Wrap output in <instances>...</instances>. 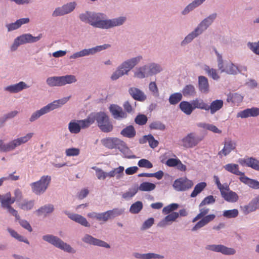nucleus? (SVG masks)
Returning <instances> with one entry per match:
<instances>
[{"label": "nucleus", "mask_w": 259, "mask_h": 259, "mask_svg": "<svg viewBox=\"0 0 259 259\" xmlns=\"http://www.w3.org/2000/svg\"><path fill=\"white\" fill-rule=\"evenodd\" d=\"M105 17L103 14L92 13L88 12L79 16V18L82 21L88 22L94 27L103 29L120 25L125 20V17H119L111 20H106Z\"/></svg>", "instance_id": "obj_1"}, {"label": "nucleus", "mask_w": 259, "mask_h": 259, "mask_svg": "<svg viewBox=\"0 0 259 259\" xmlns=\"http://www.w3.org/2000/svg\"><path fill=\"white\" fill-rule=\"evenodd\" d=\"M209 209L206 207L199 208V213L193 219L192 222H195L201 219L192 229V231H195L202 228L207 224L212 221L215 218L214 214H207Z\"/></svg>", "instance_id": "obj_2"}, {"label": "nucleus", "mask_w": 259, "mask_h": 259, "mask_svg": "<svg viewBox=\"0 0 259 259\" xmlns=\"http://www.w3.org/2000/svg\"><path fill=\"white\" fill-rule=\"evenodd\" d=\"M217 14L213 13L210 15L206 18L204 19L197 26L194 31L189 34L182 42V45H185L187 43L190 42L195 37L197 36L199 34H201L204 30L213 22L214 20L216 18Z\"/></svg>", "instance_id": "obj_3"}, {"label": "nucleus", "mask_w": 259, "mask_h": 259, "mask_svg": "<svg viewBox=\"0 0 259 259\" xmlns=\"http://www.w3.org/2000/svg\"><path fill=\"white\" fill-rule=\"evenodd\" d=\"M142 59L141 56H138L123 62L112 74L111 78L114 80L124 74H127L129 71L136 66Z\"/></svg>", "instance_id": "obj_4"}, {"label": "nucleus", "mask_w": 259, "mask_h": 259, "mask_svg": "<svg viewBox=\"0 0 259 259\" xmlns=\"http://www.w3.org/2000/svg\"><path fill=\"white\" fill-rule=\"evenodd\" d=\"M98 126L104 133H109L113 129V125L109 116L104 112L94 113Z\"/></svg>", "instance_id": "obj_5"}, {"label": "nucleus", "mask_w": 259, "mask_h": 259, "mask_svg": "<svg viewBox=\"0 0 259 259\" xmlns=\"http://www.w3.org/2000/svg\"><path fill=\"white\" fill-rule=\"evenodd\" d=\"M51 181V176H42L39 181L30 184L32 192L36 195L44 193L47 189Z\"/></svg>", "instance_id": "obj_6"}, {"label": "nucleus", "mask_w": 259, "mask_h": 259, "mask_svg": "<svg viewBox=\"0 0 259 259\" xmlns=\"http://www.w3.org/2000/svg\"><path fill=\"white\" fill-rule=\"evenodd\" d=\"M214 52L218 57V68L221 72H225L229 74H235L239 71L237 66L231 62H223L222 57L217 50L214 49Z\"/></svg>", "instance_id": "obj_7"}, {"label": "nucleus", "mask_w": 259, "mask_h": 259, "mask_svg": "<svg viewBox=\"0 0 259 259\" xmlns=\"http://www.w3.org/2000/svg\"><path fill=\"white\" fill-rule=\"evenodd\" d=\"M42 238L44 240L51 243L59 248L64 250V251L68 252H72L73 251V249L69 245L64 242L57 237L51 235H47L44 236Z\"/></svg>", "instance_id": "obj_8"}, {"label": "nucleus", "mask_w": 259, "mask_h": 259, "mask_svg": "<svg viewBox=\"0 0 259 259\" xmlns=\"http://www.w3.org/2000/svg\"><path fill=\"white\" fill-rule=\"evenodd\" d=\"M193 186L192 181L186 177L180 178L176 180L173 184V187L178 191H186Z\"/></svg>", "instance_id": "obj_9"}, {"label": "nucleus", "mask_w": 259, "mask_h": 259, "mask_svg": "<svg viewBox=\"0 0 259 259\" xmlns=\"http://www.w3.org/2000/svg\"><path fill=\"white\" fill-rule=\"evenodd\" d=\"M102 145L105 147L110 149H120L125 146L124 142L117 138H106L101 140Z\"/></svg>", "instance_id": "obj_10"}, {"label": "nucleus", "mask_w": 259, "mask_h": 259, "mask_svg": "<svg viewBox=\"0 0 259 259\" xmlns=\"http://www.w3.org/2000/svg\"><path fill=\"white\" fill-rule=\"evenodd\" d=\"M223 144V148L218 152V155L220 158L228 155L236 149L237 145L236 143L230 139H225Z\"/></svg>", "instance_id": "obj_11"}, {"label": "nucleus", "mask_w": 259, "mask_h": 259, "mask_svg": "<svg viewBox=\"0 0 259 259\" xmlns=\"http://www.w3.org/2000/svg\"><path fill=\"white\" fill-rule=\"evenodd\" d=\"M201 139L196 136L193 133L188 134L182 140V145L186 148H192L196 146L201 141Z\"/></svg>", "instance_id": "obj_12"}, {"label": "nucleus", "mask_w": 259, "mask_h": 259, "mask_svg": "<svg viewBox=\"0 0 259 259\" xmlns=\"http://www.w3.org/2000/svg\"><path fill=\"white\" fill-rule=\"evenodd\" d=\"M76 4L75 2H71L64 5L61 7L56 8L52 14L53 17H57L67 14L75 9Z\"/></svg>", "instance_id": "obj_13"}, {"label": "nucleus", "mask_w": 259, "mask_h": 259, "mask_svg": "<svg viewBox=\"0 0 259 259\" xmlns=\"http://www.w3.org/2000/svg\"><path fill=\"white\" fill-rule=\"evenodd\" d=\"M222 197L227 201L232 203L237 202L239 199L237 194L230 190L229 186L226 184L225 188L221 192Z\"/></svg>", "instance_id": "obj_14"}, {"label": "nucleus", "mask_w": 259, "mask_h": 259, "mask_svg": "<svg viewBox=\"0 0 259 259\" xmlns=\"http://www.w3.org/2000/svg\"><path fill=\"white\" fill-rule=\"evenodd\" d=\"M109 109L114 118L116 119H124L127 117V113L123 110L120 106L117 105H110Z\"/></svg>", "instance_id": "obj_15"}, {"label": "nucleus", "mask_w": 259, "mask_h": 259, "mask_svg": "<svg viewBox=\"0 0 259 259\" xmlns=\"http://www.w3.org/2000/svg\"><path fill=\"white\" fill-rule=\"evenodd\" d=\"M206 249L215 252H221L226 255H231L235 253L236 251L232 248H229L223 245H209Z\"/></svg>", "instance_id": "obj_16"}, {"label": "nucleus", "mask_w": 259, "mask_h": 259, "mask_svg": "<svg viewBox=\"0 0 259 259\" xmlns=\"http://www.w3.org/2000/svg\"><path fill=\"white\" fill-rule=\"evenodd\" d=\"M42 37V34H40L38 36L34 37L29 33L24 34L17 37L19 44L21 45L27 43L35 42L38 41Z\"/></svg>", "instance_id": "obj_17"}, {"label": "nucleus", "mask_w": 259, "mask_h": 259, "mask_svg": "<svg viewBox=\"0 0 259 259\" xmlns=\"http://www.w3.org/2000/svg\"><path fill=\"white\" fill-rule=\"evenodd\" d=\"M128 93L135 100L143 102L146 99V96L144 92L137 88H130L128 90Z\"/></svg>", "instance_id": "obj_18"}, {"label": "nucleus", "mask_w": 259, "mask_h": 259, "mask_svg": "<svg viewBox=\"0 0 259 259\" xmlns=\"http://www.w3.org/2000/svg\"><path fill=\"white\" fill-rule=\"evenodd\" d=\"M84 242L93 244L94 245H97L99 246L104 247L106 248H109L110 246L106 242L102 241L101 240L94 238L91 235H86L82 239Z\"/></svg>", "instance_id": "obj_19"}, {"label": "nucleus", "mask_w": 259, "mask_h": 259, "mask_svg": "<svg viewBox=\"0 0 259 259\" xmlns=\"http://www.w3.org/2000/svg\"><path fill=\"white\" fill-rule=\"evenodd\" d=\"M239 162L243 166L250 167L252 168L259 171V160L250 157L246 159H240Z\"/></svg>", "instance_id": "obj_20"}, {"label": "nucleus", "mask_w": 259, "mask_h": 259, "mask_svg": "<svg viewBox=\"0 0 259 259\" xmlns=\"http://www.w3.org/2000/svg\"><path fill=\"white\" fill-rule=\"evenodd\" d=\"M15 201V199H12L10 192L7 193L5 195L0 194V202L1 203L2 207L3 208H8L12 204L14 203Z\"/></svg>", "instance_id": "obj_21"}, {"label": "nucleus", "mask_w": 259, "mask_h": 259, "mask_svg": "<svg viewBox=\"0 0 259 259\" xmlns=\"http://www.w3.org/2000/svg\"><path fill=\"white\" fill-rule=\"evenodd\" d=\"M258 115H259V108L253 107L239 112L237 114V117L247 118L250 116H256Z\"/></svg>", "instance_id": "obj_22"}, {"label": "nucleus", "mask_w": 259, "mask_h": 259, "mask_svg": "<svg viewBox=\"0 0 259 259\" xmlns=\"http://www.w3.org/2000/svg\"><path fill=\"white\" fill-rule=\"evenodd\" d=\"M239 179L240 181L245 184L248 185L250 187L253 189H259V182L256 180L249 179L245 176L244 172L243 174L239 175Z\"/></svg>", "instance_id": "obj_23"}, {"label": "nucleus", "mask_w": 259, "mask_h": 259, "mask_svg": "<svg viewBox=\"0 0 259 259\" xmlns=\"http://www.w3.org/2000/svg\"><path fill=\"white\" fill-rule=\"evenodd\" d=\"M209 84L207 78L204 76L198 77V89L203 93H207L209 91Z\"/></svg>", "instance_id": "obj_24"}, {"label": "nucleus", "mask_w": 259, "mask_h": 259, "mask_svg": "<svg viewBox=\"0 0 259 259\" xmlns=\"http://www.w3.org/2000/svg\"><path fill=\"white\" fill-rule=\"evenodd\" d=\"M28 88V87L24 82L20 81L18 83L7 87L5 90L11 93H18Z\"/></svg>", "instance_id": "obj_25"}, {"label": "nucleus", "mask_w": 259, "mask_h": 259, "mask_svg": "<svg viewBox=\"0 0 259 259\" xmlns=\"http://www.w3.org/2000/svg\"><path fill=\"white\" fill-rule=\"evenodd\" d=\"M96 118L95 117L94 113L90 114L86 119L83 120H77L79 123L81 128H86L89 127L91 125L93 124L95 121Z\"/></svg>", "instance_id": "obj_26"}, {"label": "nucleus", "mask_w": 259, "mask_h": 259, "mask_svg": "<svg viewBox=\"0 0 259 259\" xmlns=\"http://www.w3.org/2000/svg\"><path fill=\"white\" fill-rule=\"evenodd\" d=\"M68 217L72 220L85 227H90L87 219L75 213H68Z\"/></svg>", "instance_id": "obj_27"}, {"label": "nucleus", "mask_w": 259, "mask_h": 259, "mask_svg": "<svg viewBox=\"0 0 259 259\" xmlns=\"http://www.w3.org/2000/svg\"><path fill=\"white\" fill-rule=\"evenodd\" d=\"M139 141L141 144H144L148 142L150 147L153 149L158 145V142L151 134L144 136L142 139H140Z\"/></svg>", "instance_id": "obj_28"}, {"label": "nucleus", "mask_w": 259, "mask_h": 259, "mask_svg": "<svg viewBox=\"0 0 259 259\" xmlns=\"http://www.w3.org/2000/svg\"><path fill=\"white\" fill-rule=\"evenodd\" d=\"M178 217V212H172L169 213L164 218V219H163L159 223L158 226L161 227H163L167 225L168 224V222L175 221Z\"/></svg>", "instance_id": "obj_29"}, {"label": "nucleus", "mask_w": 259, "mask_h": 259, "mask_svg": "<svg viewBox=\"0 0 259 259\" xmlns=\"http://www.w3.org/2000/svg\"><path fill=\"white\" fill-rule=\"evenodd\" d=\"M180 109L186 115H190L194 110L192 102L182 101L179 104Z\"/></svg>", "instance_id": "obj_30"}, {"label": "nucleus", "mask_w": 259, "mask_h": 259, "mask_svg": "<svg viewBox=\"0 0 259 259\" xmlns=\"http://www.w3.org/2000/svg\"><path fill=\"white\" fill-rule=\"evenodd\" d=\"M223 106V101L222 100H216L212 101L210 105H208V111L210 110L211 114L215 113L221 109Z\"/></svg>", "instance_id": "obj_31"}, {"label": "nucleus", "mask_w": 259, "mask_h": 259, "mask_svg": "<svg viewBox=\"0 0 259 259\" xmlns=\"http://www.w3.org/2000/svg\"><path fill=\"white\" fill-rule=\"evenodd\" d=\"M149 76H151L149 65L140 67L135 73V76L139 78H143Z\"/></svg>", "instance_id": "obj_32"}, {"label": "nucleus", "mask_w": 259, "mask_h": 259, "mask_svg": "<svg viewBox=\"0 0 259 259\" xmlns=\"http://www.w3.org/2000/svg\"><path fill=\"white\" fill-rule=\"evenodd\" d=\"M194 109L197 108L201 110L208 111V105L202 99L196 98L192 101Z\"/></svg>", "instance_id": "obj_33"}, {"label": "nucleus", "mask_w": 259, "mask_h": 259, "mask_svg": "<svg viewBox=\"0 0 259 259\" xmlns=\"http://www.w3.org/2000/svg\"><path fill=\"white\" fill-rule=\"evenodd\" d=\"M123 137L128 138H134L136 134V130L133 125H128L123 128L120 133Z\"/></svg>", "instance_id": "obj_34"}, {"label": "nucleus", "mask_w": 259, "mask_h": 259, "mask_svg": "<svg viewBox=\"0 0 259 259\" xmlns=\"http://www.w3.org/2000/svg\"><path fill=\"white\" fill-rule=\"evenodd\" d=\"M224 168L227 171L235 175L243 174V172L239 171V166L237 164L229 163L224 166Z\"/></svg>", "instance_id": "obj_35"}, {"label": "nucleus", "mask_w": 259, "mask_h": 259, "mask_svg": "<svg viewBox=\"0 0 259 259\" xmlns=\"http://www.w3.org/2000/svg\"><path fill=\"white\" fill-rule=\"evenodd\" d=\"M26 143L22 137L14 139V140L8 143V149L10 151L14 150L17 147L21 145V144Z\"/></svg>", "instance_id": "obj_36"}, {"label": "nucleus", "mask_w": 259, "mask_h": 259, "mask_svg": "<svg viewBox=\"0 0 259 259\" xmlns=\"http://www.w3.org/2000/svg\"><path fill=\"white\" fill-rule=\"evenodd\" d=\"M26 143L22 137L14 139V140L8 143V149L10 151L14 150L17 147L21 145V144Z\"/></svg>", "instance_id": "obj_37"}, {"label": "nucleus", "mask_w": 259, "mask_h": 259, "mask_svg": "<svg viewBox=\"0 0 259 259\" xmlns=\"http://www.w3.org/2000/svg\"><path fill=\"white\" fill-rule=\"evenodd\" d=\"M207 186L205 182H201L197 184L194 187V189L191 193L190 196L191 197H195L200 194Z\"/></svg>", "instance_id": "obj_38"}, {"label": "nucleus", "mask_w": 259, "mask_h": 259, "mask_svg": "<svg viewBox=\"0 0 259 259\" xmlns=\"http://www.w3.org/2000/svg\"><path fill=\"white\" fill-rule=\"evenodd\" d=\"M255 202L252 199L247 205L241 206V209L245 214H247L251 212L255 211L257 209V207L255 205Z\"/></svg>", "instance_id": "obj_39"}, {"label": "nucleus", "mask_w": 259, "mask_h": 259, "mask_svg": "<svg viewBox=\"0 0 259 259\" xmlns=\"http://www.w3.org/2000/svg\"><path fill=\"white\" fill-rule=\"evenodd\" d=\"M46 82L50 87L62 86L60 76L49 77L47 78Z\"/></svg>", "instance_id": "obj_40"}, {"label": "nucleus", "mask_w": 259, "mask_h": 259, "mask_svg": "<svg viewBox=\"0 0 259 259\" xmlns=\"http://www.w3.org/2000/svg\"><path fill=\"white\" fill-rule=\"evenodd\" d=\"M34 202L33 200H24L18 204V206L24 210H29L34 206Z\"/></svg>", "instance_id": "obj_41"}, {"label": "nucleus", "mask_w": 259, "mask_h": 259, "mask_svg": "<svg viewBox=\"0 0 259 259\" xmlns=\"http://www.w3.org/2000/svg\"><path fill=\"white\" fill-rule=\"evenodd\" d=\"M182 93L185 97L193 96L196 93L195 89L192 84L187 85L183 89Z\"/></svg>", "instance_id": "obj_42"}, {"label": "nucleus", "mask_w": 259, "mask_h": 259, "mask_svg": "<svg viewBox=\"0 0 259 259\" xmlns=\"http://www.w3.org/2000/svg\"><path fill=\"white\" fill-rule=\"evenodd\" d=\"M136 105V102L131 103L129 101H127L123 103V107L126 113H132L134 112Z\"/></svg>", "instance_id": "obj_43"}, {"label": "nucleus", "mask_w": 259, "mask_h": 259, "mask_svg": "<svg viewBox=\"0 0 259 259\" xmlns=\"http://www.w3.org/2000/svg\"><path fill=\"white\" fill-rule=\"evenodd\" d=\"M62 86L66 84H70L76 81V77L73 75H67L60 76Z\"/></svg>", "instance_id": "obj_44"}, {"label": "nucleus", "mask_w": 259, "mask_h": 259, "mask_svg": "<svg viewBox=\"0 0 259 259\" xmlns=\"http://www.w3.org/2000/svg\"><path fill=\"white\" fill-rule=\"evenodd\" d=\"M156 187L155 184L150 182H143L139 186V190L142 191H150Z\"/></svg>", "instance_id": "obj_45"}, {"label": "nucleus", "mask_w": 259, "mask_h": 259, "mask_svg": "<svg viewBox=\"0 0 259 259\" xmlns=\"http://www.w3.org/2000/svg\"><path fill=\"white\" fill-rule=\"evenodd\" d=\"M68 128L70 133L77 134L80 131V126L78 122L71 121L68 124Z\"/></svg>", "instance_id": "obj_46"}, {"label": "nucleus", "mask_w": 259, "mask_h": 259, "mask_svg": "<svg viewBox=\"0 0 259 259\" xmlns=\"http://www.w3.org/2000/svg\"><path fill=\"white\" fill-rule=\"evenodd\" d=\"M54 210V206L52 204L45 205L41 207L40 208L36 210L38 215L42 214H47L52 212Z\"/></svg>", "instance_id": "obj_47"}, {"label": "nucleus", "mask_w": 259, "mask_h": 259, "mask_svg": "<svg viewBox=\"0 0 259 259\" xmlns=\"http://www.w3.org/2000/svg\"><path fill=\"white\" fill-rule=\"evenodd\" d=\"M150 130L163 131L165 129V125L160 121H155L149 125Z\"/></svg>", "instance_id": "obj_48"}, {"label": "nucleus", "mask_w": 259, "mask_h": 259, "mask_svg": "<svg viewBox=\"0 0 259 259\" xmlns=\"http://www.w3.org/2000/svg\"><path fill=\"white\" fill-rule=\"evenodd\" d=\"M182 99V95L179 93H174L171 95L169 98V102L171 105L178 103Z\"/></svg>", "instance_id": "obj_49"}, {"label": "nucleus", "mask_w": 259, "mask_h": 259, "mask_svg": "<svg viewBox=\"0 0 259 259\" xmlns=\"http://www.w3.org/2000/svg\"><path fill=\"white\" fill-rule=\"evenodd\" d=\"M200 126L203 128L209 130L210 131L214 133L221 134L222 133V131L218 129V128L211 124L207 123H200Z\"/></svg>", "instance_id": "obj_50"}, {"label": "nucleus", "mask_w": 259, "mask_h": 259, "mask_svg": "<svg viewBox=\"0 0 259 259\" xmlns=\"http://www.w3.org/2000/svg\"><path fill=\"white\" fill-rule=\"evenodd\" d=\"M204 70L208 75L212 77L214 80H218L220 78V76L218 75L216 69L210 68L208 66H205Z\"/></svg>", "instance_id": "obj_51"}, {"label": "nucleus", "mask_w": 259, "mask_h": 259, "mask_svg": "<svg viewBox=\"0 0 259 259\" xmlns=\"http://www.w3.org/2000/svg\"><path fill=\"white\" fill-rule=\"evenodd\" d=\"M8 231L13 237L16 238L19 241L24 242L27 244L29 243V242L27 239H24V237L23 236H22L21 235L18 234L17 232H16L15 230L9 228V229H8Z\"/></svg>", "instance_id": "obj_52"}, {"label": "nucleus", "mask_w": 259, "mask_h": 259, "mask_svg": "<svg viewBox=\"0 0 259 259\" xmlns=\"http://www.w3.org/2000/svg\"><path fill=\"white\" fill-rule=\"evenodd\" d=\"M142 208V203L141 201H137L131 205L130 211L132 213H138L141 211Z\"/></svg>", "instance_id": "obj_53"}, {"label": "nucleus", "mask_w": 259, "mask_h": 259, "mask_svg": "<svg viewBox=\"0 0 259 259\" xmlns=\"http://www.w3.org/2000/svg\"><path fill=\"white\" fill-rule=\"evenodd\" d=\"M148 121L147 117L144 114H138L135 118V122L138 125H145Z\"/></svg>", "instance_id": "obj_54"}, {"label": "nucleus", "mask_w": 259, "mask_h": 259, "mask_svg": "<svg viewBox=\"0 0 259 259\" xmlns=\"http://www.w3.org/2000/svg\"><path fill=\"white\" fill-rule=\"evenodd\" d=\"M149 69L151 76L160 72L162 70L161 66L155 63H151L149 65Z\"/></svg>", "instance_id": "obj_55"}, {"label": "nucleus", "mask_w": 259, "mask_h": 259, "mask_svg": "<svg viewBox=\"0 0 259 259\" xmlns=\"http://www.w3.org/2000/svg\"><path fill=\"white\" fill-rule=\"evenodd\" d=\"M215 199L212 195H209L201 201L199 205V207H202L205 205L213 204L215 202Z\"/></svg>", "instance_id": "obj_56"}, {"label": "nucleus", "mask_w": 259, "mask_h": 259, "mask_svg": "<svg viewBox=\"0 0 259 259\" xmlns=\"http://www.w3.org/2000/svg\"><path fill=\"white\" fill-rule=\"evenodd\" d=\"M45 110L42 107L40 110L36 111L33 113L30 117L29 120L31 122H33L38 119L41 115L46 114Z\"/></svg>", "instance_id": "obj_57"}, {"label": "nucleus", "mask_w": 259, "mask_h": 259, "mask_svg": "<svg viewBox=\"0 0 259 259\" xmlns=\"http://www.w3.org/2000/svg\"><path fill=\"white\" fill-rule=\"evenodd\" d=\"M238 215V211L237 209L225 210L223 212V216L227 218H234Z\"/></svg>", "instance_id": "obj_58"}, {"label": "nucleus", "mask_w": 259, "mask_h": 259, "mask_svg": "<svg viewBox=\"0 0 259 259\" xmlns=\"http://www.w3.org/2000/svg\"><path fill=\"white\" fill-rule=\"evenodd\" d=\"M178 207H179V205L177 203L170 204L164 207L163 208V210H162L163 213H164L165 214H168V213H170L171 212H172V211L177 209Z\"/></svg>", "instance_id": "obj_59"}, {"label": "nucleus", "mask_w": 259, "mask_h": 259, "mask_svg": "<svg viewBox=\"0 0 259 259\" xmlns=\"http://www.w3.org/2000/svg\"><path fill=\"white\" fill-rule=\"evenodd\" d=\"M138 165L140 167L151 168L153 167L152 163L147 159H141L138 163Z\"/></svg>", "instance_id": "obj_60"}, {"label": "nucleus", "mask_w": 259, "mask_h": 259, "mask_svg": "<svg viewBox=\"0 0 259 259\" xmlns=\"http://www.w3.org/2000/svg\"><path fill=\"white\" fill-rule=\"evenodd\" d=\"M80 153V150L77 148H71L66 149L65 154L67 156H78Z\"/></svg>", "instance_id": "obj_61"}, {"label": "nucleus", "mask_w": 259, "mask_h": 259, "mask_svg": "<svg viewBox=\"0 0 259 259\" xmlns=\"http://www.w3.org/2000/svg\"><path fill=\"white\" fill-rule=\"evenodd\" d=\"M243 99V97L238 93L233 94L230 97V99L232 103L238 104L241 103Z\"/></svg>", "instance_id": "obj_62"}, {"label": "nucleus", "mask_w": 259, "mask_h": 259, "mask_svg": "<svg viewBox=\"0 0 259 259\" xmlns=\"http://www.w3.org/2000/svg\"><path fill=\"white\" fill-rule=\"evenodd\" d=\"M96 170V175L99 180H105L107 177V172L104 171L102 169L95 167H93Z\"/></svg>", "instance_id": "obj_63"}, {"label": "nucleus", "mask_w": 259, "mask_h": 259, "mask_svg": "<svg viewBox=\"0 0 259 259\" xmlns=\"http://www.w3.org/2000/svg\"><path fill=\"white\" fill-rule=\"evenodd\" d=\"M247 46L254 54L259 55V41L257 42H249Z\"/></svg>", "instance_id": "obj_64"}]
</instances>
